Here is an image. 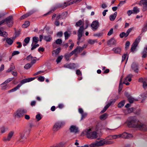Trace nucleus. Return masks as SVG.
I'll list each match as a JSON object with an SVG mask.
<instances>
[{
    "instance_id": "nucleus-53",
    "label": "nucleus",
    "mask_w": 147,
    "mask_h": 147,
    "mask_svg": "<svg viewBox=\"0 0 147 147\" xmlns=\"http://www.w3.org/2000/svg\"><path fill=\"white\" fill-rule=\"evenodd\" d=\"M36 118L37 121H39L41 119V117L40 114H38L36 116Z\"/></svg>"
},
{
    "instance_id": "nucleus-6",
    "label": "nucleus",
    "mask_w": 147,
    "mask_h": 147,
    "mask_svg": "<svg viewBox=\"0 0 147 147\" xmlns=\"http://www.w3.org/2000/svg\"><path fill=\"white\" fill-rule=\"evenodd\" d=\"M84 48L83 47H81L80 46L77 47L75 49L70 52V54L74 55L76 57H77L78 54L81 52L83 50Z\"/></svg>"
},
{
    "instance_id": "nucleus-28",
    "label": "nucleus",
    "mask_w": 147,
    "mask_h": 147,
    "mask_svg": "<svg viewBox=\"0 0 147 147\" xmlns=\"http://www.w3.org/2000/svg\"><path fill=\"white\" fill-rule=\"evenodd\" d=\"M60 125L59 123H56L54 125L53 129L54 131H56L58 129L60 128Z\"/></svg>"
},
{
    "instance_id": "nucleus-2",
    "label": "nucleus",
    "mask_w": 147,
    "mask_h": 147,
    "mask_svg": "<svg viewBox=\"0 0 147 147\" xmlns=\"http://www.w3.org/2000/svg\"><path fill=\"white\" fill-rule=\"evenodd\" d=\"M34 79V78H28L22 80L20 84H18L16 87H15L13 88L11 90H9L8 92H11L15 91L20 88L22 85L25 83L29 82L33 80Z\"/></svg>"
},
{
    "instance_id": "nucleus-30",
    "label": "nucleus",
    "mask_w": 147,
    "mask_h": 147,
    "mask_svg": "<svg viewBox=\"0 0 147 147\" xmlns=\"http://www.w3.org/2000/svg\"><path fill=\"white\" fill-rule=\"evenodd\" d=\"M52 39L51 36H46L44 37L45 40L47 42H50Z\"/></svg>"
},
{
    "instance_id": "nucleus-33",
    "label": "nucleus",
    "mask_w": 147,
    "mask_h": 147,
    "mask_svg": "<svg viewBox=\"0 0 147 147\" xmlns=\"http://www.w3.org/2000/svg\"><path fill=\"white\" fill-rule=\"evenodd\" d=\"M140 3L143 5V7H145V6H147V0H142L140 1Z\"/></svg>"
},
{
    "instance_id": "nucleus-45",
    "label": "nucleus",
    "mask_w": 147,
    "mask_h": 147,
    "mask_svg": "<svg viewBox=\"0 0 147 147\" xmlns=\"http://www.w3.org/2000/svg\"><path fill=\"white\" fill-rule=\"evenodd\" d=\"M109 42L110 44L114 45L116 43V41L114 38H112L109 41Z\"/></svg>"
},
{
    "instance_id": "nucleus-52",
    "label": "nucleus",
    "mask_w": 147,
    "mask_h": 147,
    "mask_svg": "<svg viewBox=\"0 0 147 147\" xmlns=\"http://www.w3.org/2000/svg\"><path fill=\"white\" fill-rule=\"evenodd\" d=\"M147 30V25L146 24L144 25L143 28H142V32H144Z\"/></svg>"
},
{
    "instance_id": "nucleus-16",
    "label": "nucleus",
    "mask_w": 147,
    "mask_h": 147,
    "mask_svg": "<svg viewBox=\"0 0 147 147\" xmlns=\"http://www.w3.org/2000/svg\"><path fill=\"white\" fill-rule=\"evenodd\" d=\"M131 67L134 71L136 72H138V66L136 63H133Z\"/></svg>"
},
{
    "instance_id": "nucleus-38",
    "label": "nucleus",
    "mask_w": 147,
    "mask_h": 147,
    "mask_svg": "<svg viewBox=\"0 0 147 147\" xmlns=\"http://www.w3.org/2000/svg\"><path fill=\"white\" fill-rule=\"evenodd\" d=\"M141 39V37L140 36H139L135 40V41L134 42V43L136 44V45H138V43L140 42Z\"/></svg>"
},
{
    "instance_id": "nucleus-51",
    "label": "nucleus",
    "mask_w": 147,
    "mask_h": 147,
    "mask_svg": "<svg viewBox=\"0 0 147 147\" xmlns=\"http://www.w3.org/2000/svg\"><path fill=\"white\" fill-rule=\"evenodd\" d=\"M142 83H143V86L144 88H147V83L144 81H142Z\"/></svg>"
},
{
    "instance_id": "nucleus-48",
    "label": "nucleus",
    "mask_w": 147,
    "mask_h": 147,
    "mask_svg": "<svg viewBox=\"0 0 147 147\" xmlns=\"http://www.w3.org/2000/svg\"><path fill=\"white\" fill-rule=\"evenodd\" d=\"M31 67V65L30 63H27L24 66V68L26 69H28L30 68Z\"/></svg>"
},
{
    "instance_id": "nucleus-12",
    "label": "nucleus",
    "mask_w": 147,
    "mask_h": 147,
    "mask_svg": "<svg viewBox=\"0 0 147 147\" xmlns=\"http://www.w3.org/2000/svg\"><path fill=\"white\" fill-rule=\"evenodd\" d=\"M27 111L24 109L18 110L16 112V115L18 117H22L24 114L26 113Z\"/></svg>"
},
{
    "instance_id": "nucleus-55",
    "label": "nucleus",
    "mask_w": 147,
    "mask_h": 147,
    "mask_svg": "<svg viewBox=\"0 0 147 147\" xmlns=\"http://www.w3.org/2000/svg\"><path fill=\"white\" fill-rule=\"evenodd\" d=\"M113 28H111L110 31L107 34V35L108 36H110L112 34H113Z\"/></svg>"
},
{
    "instance_id": "nucleus-7",
    "label": "nucleus",
    "mask_w": 147,
    "mask_h": 147,
    "mask_svg": "<svg viewBox=\"0 0 147 147\" xmlns=\"http://www.w3.org/2000/svg\"><path fill=\"white\" fill-rule=\"evenodd\" d=\"M84 30V26H80L78 31V40H80L82 36L83 31Z\"/></svg>"
},
{
    "instance_id": "nucleus-60",
    "label": "nucleus",
    "mask_w": 147,
    "mask_h": 147,
    "mask_svg": "<svg viewBox=\"0 0 147 147\" xmlns=\"http://www.w3.org/2000/svg\"><path fill=\"white\" fill-rule=\"evenodd\" d=\"M16 44L18 45L17 47V48H20L22 47V45L20 42H16Z\"/></svg>"
},
{
    "instance_id": "nucleus-46",
    "label": "nucleus",
    "mask_w": 147,
    "mask_h": 147,
    "mask_svg": "<svg viewBox=\"0 0 147 147\" xmlns=\"http://www.w3.org/2000/svg\"><path fill=\"white\" fill-rule=\"evenodd\" d=\"M30 14L29 13H27L26 14H25L22 16L20 18V19L21 20H22L24 19H25L26 18H27L28 16H29L30 15Z\"/></svg>"
},
{
    "instance_id": "nucleus-56",
    "label": "nucleus",
    "mask_w": 147,
    "mask_h": 147,
    "mask_svg": "<svg viewBox=\"0 0 147 147\" xmlns=\"http://www.w3.org/2000/svg\"><path fill=\"white\" fill-rule=\"evenodd\" d=\"M20 53V52L18 51H13L12 54V56H13L15 55L18 54Z\"/></svg>"
},
{
    "instance_id": "nucleus-54",
    "label": "nucleus",
    "mask_w": 147,
    "mask_h": 147,
    "mask_svg": "<svg viewBox=\"0 0 147 147\" xmlns=\"http://www.w3.org/2000/svg\"><path fill=\"white\" fill-rule=\"evenodd\" d=\"M72 55L70 54V53L68 54H66V55H65V57L66 59L68 60L69 59V57H70Z\"/></svg>"
},
{
    "instance_id": "nucleus-61",
    "label": "nucleus",
    "mask_w": 147,
    "mask_h": 147,
    "mask_svg": "<svg viewBox=\"0 0 147 147\" xmlns=\"http://www.w3.org/2000/svg\"><path fill=\"white\" fill-rule=\"evenodd\" d=\"M127 57V54H124L122 57V61H124Z\"/></svg>"
},
{
    "instance_id": "nucleus-8",
    "label": "nucleus",
    "mask_w": 147,
    "mask_h": 147,
    "mask_svg": "<svg viewBox=\"0 0 147 147\" xmlns=\"http://www.w3.org/2000/svg\"><path fill=\"white\" fill-rule=\"evenodd\" d=\"M69 130L71 132L77 134L79 132V130L78 127L76 125H72L69 128Z\"/></svg>"
},
{
    "instance_id": "nucleus-47",
    "label": "nucleus",
    "mask_w": 147,
    "mask_h": 147,
    "mask_svg": "<svg viewBox=\"0 0 147 147\" xmlns=\"http://www.w3.org/2000/svg\"><path fill=\"white\" fill-rule=\"evenodd\" d=\"M63 56H59L58 57L57 59L56 60V62L58 63L61 61L62 59L63 58Z\"/></svg>"
},
{
    "instance_id": "nucleus-58",
    "label": "nucleus",
    "mask_w": 147,
    "mask_h": 147,
    "mask_svg": "<svg viewBox=\"0 0 147 147\" xmlns=\"http://www.w3.org/2000/svg\"><path fill=\"white\" fill-rule=\"evenodd\" d=\"M96 42V41L94 40H90L88 41L89 44L92 45L94 44Z\"/></svg>"
},
{
    "instance_id": "nucleus-25",
    "label": "nucleus",
    "mask_w": 147,
    "mask_h": 147,
    "mask_svg": "<svg viewBox=\"0 0 147 147\" xmlns=\"http://www.w3.org/2000/svg\"><path fill=\"white\" fill-rule=\"evenodd\" d=\"M7 43L9 45H11L13 42V40L10 38H7L6 39Z\"/></svg>"
},
{
    "instance_id": "nucleus-22",
    "label": "nucleus",
    "mask_w": 147,
    "mask_h": 147,
    "mask_svg": "<svg viewBox=\"0 0 147 147\" xmlns=\"http://www.w3.org/2000/svg\"><path fill=\"white\" fill-rule=\"evenodd\" d=\"M108 115L106 113H105L100 117V119L101 120H104L106 119Z\"/></svg>"
},
{
    "instance_id": "nucleus-35",
    "label": "nucleus",
    "mask_w": 147,
    "mask_h": 147,
    "mask_svg": "<svg viewBox=\"0 0 147 147\" xmlns=\"http://www.w3.org/2000/svg\"><path fill=\"white\" fill-rule=\"evenodd\" d=\"M13 135V132H11L9 133L8 135V137L7 138L5 139L4 140L6 141L7 140H9L11 138Z\"/></svg>"
},
{
    "instance_id": "nucleus-40",
    "label": "nucleus",
    "mask_w": 147,
    "mask_h": 147,
    "mask_svg": "<svg viewBox=\"0 0 147 147\" xmlns=\"http://www.w3.org/2000/svg\"><path fill=\"white\" fill-rule=\"evenodd\" d=\"M122 84H122V79H121L120 80V83H119V92H121L122 89V88L123 87Z\"/></svg>"
},
{
    "instance_id": "nucleus-50",
    "label": "nucleus",
    "mask_w": 147,
    "mask_h": 147,
    "mask_svg": "<svg viewBox=\"0 0 147 147\" xmlns=\"http://www.w3.org/2000/svg\"><path fill=\"white\" fill-rule=\"evenodd\" d=\"M55 42L57 44H61L62 43V40L61 39H58L56 40Z\"/></svg>"
},
{
    "instance_id": "nucleus-57",
    "label": "nucleus",
    "mask_w": 147,
    "mask_h": 147,
    "mask_svg": "<svg viewBox=\"0 0 147 147\" xmlns=\"http://www.w3.org/2000/svg\"><path fill=\"white\" fill-rule=\"evenodd\" d=\"M113 139H116L118 138H120V134L119 135H114L113 136H112Z\"/></svg>"
},
{
    "instance_id": "nucleus-31",
    "label": "nucleus",
    "mask_w": 147,
    "mask_h": 147,
    "mask_svg": "<svg viewBox=\"0 0 147 147\" xmlns=\"http://www.w3.org/2000/svg\"><path fill=\"white\" fill-rule=\"evenodd\" d=\"M134 108H129L127 110V111H125V114L131 113L133 112L134 111Z\"/></svg>"
},
{
    "instance_id": "nucleus-1",
    "label": "nucleus",
    "mask_w": 147,
    "mask_h": 147,
    "mask_svg": "<svg viewBox=\"0 0 147 147\" xmlns=\"http://www.w3.org/2000/svg\"><path fill=\"white\" fill-rule=\"evenodd\" d=\"M34 79V78H28L22 80L20 84H18L16 87H15L13 88L11 90H9L8 92H11L15 91L20 88L22 85L25 83L29 82L33 80Z\"/></svg>"
},
{
    "instance_id": "nucleus-4",
    "label": "nucleus",
    "mask_w": 147,
    "mask_h": 147,
    "mask_svg": "<svg viewBox=\"0 0 147 147\" xmlns=\"http://www.w3.org/2000/svg\"><path fill=\"white\" fill-rule=\"evenodd\" d=\"M91 131L90 129H87L85 131L87 137L91 139L96 138L97 137L96 133V132L94 131L91 133Z\"/></svg>"
},
{
    "instance_id": "nucleus-21",
    "label": "nucleus",
    "mask_w": 147,
    "mask_h": 147,
    "mask_svg": "<svg viewBox=\"0 0 147 147\" xmlns=\"http://www.w3.org/2000/svg\"><path fill=\"white\" fill-rule=\"evenodd\" d=\"M117 12H115L113 14L111 15L110 16V20L111 21H114L117 16Z\"/></svg>"
},
{
    "instance_id": "nucleus-49",
    "label": "nucleus",
    "mask_w": 147,
    "mask_h": 147,
    "mask_svg": "<svg viewBox=\"0 0 147 147\" xmlns=\"http://www.w3.org/2000/svg\"><path fill=\"white\" fill-rule=\"evenodd\" d=\"M32 43V47L31 48V50H33L36 47H39V45L38 44H35L34 45H33Z\"/></svg>"
},
{
    "instance_id": "nucleus-44",
    "label": "nucleus",
    "mask_w": 147,
    "mask_h": 147,
    "mask_svg": "<svg viewBox=\"0 0 147 147\" xmlns=\"http://www.w3.org/2000/svg\"><path fill=\"white\" fill-rule=\"evenodd\" d=\"M128 100L131 104L134 101V98L130 96H128Z\"/></svg>"
},
{
    "instance_id": "nucleus-20",
    "label": "nucleus",
    "mask_w": 147,
    "mask_h": 147,
    "mask_svg": "<svg viewBox=\"0 0 147 147\" xmlns=\"http://www.w3.org/2000/svg\"><path fill=\"white\" fill-rule=\"evenodd\" d=\"M131 77L132 75H129L127 77L125 78V80L123 82V83H125V82H127L128 81L130 82L131 81Z\"/></svg>"
},
{
    "instance_id": "nucleus-59",
    "label": "nucleus",
    "mask_w": 147,
    "mask_h": 147,
    "mask_svg": "<svg viewBox=\"0 0 147 147\" xmlns=\"http://www.w3.org/2000/svg\"><path fill=\"white\" fill-rule=\"evenodd\" d=\"M44 78L42 76H40L38 78V80L41 82L44 81Z\"/></svg>"
},
{
    "instance_id": "nucleus-63",
    "label": "nucleus",
    "mask_w": 147,
    "mask_h": 147,
    "mask_svg": "<svg viewBox=\"0 0 147 147\" xmlns=\"http://www.w3.org/2000/svg\"><path fill=\"white\" fill-rule=\"evenodd\" d=\"M130 45V42L128 41H127L125 44V48L127 49Z\"/></svg>"
},
{
    "instance_id": "nucleus-24",
    "label": "nucleus",
    "mask_w": 147,
    "mask_h": 147,
    "mask_svg": "<svg viewBox=\"0 0 147 147\" xmlns=\"http://www.w3.org/2000/svg\"><path fill=\"white\" fill-rule=\"evenodd\" d=\"M60 50V48H58L56 50L53 51L52 52L53 55H57L59 53Z\"/></svg>"
},
{
    "instance_id": "nucleus-18",
    "label": "nucleus",
    "mask_w": 147,
    "mask_h": 147,
    "mask_svg": "<svg viewBox=\"0 0 147 147\" xmlns=\"http://www.w3.org/2000/svg\"><path fill=\"white\" fill-rule=\"evenodd\" d=\"M83 22L82 20H80L76 23L75 24V26L76 27H78L80 26H84L83 25Z\"/></svg>"
},
{
    "instance_id": "nucleus-29",
    "label": "nucleus",
    "mask_w": 147,
    "mask_h": 147,
    "mask_svg": "<svg viewBox=\"0 0 147 147\" xmlns=\"http://www.w3.org/2000/svg\"><path fill=\"white\" fill-rule=\"evenodd\" d=\"M132 11L133 14H137L139 12V9L137 7H134Z\"/></svg>"
},
{
    "instance_id": "nucleus-32",
    "label": "nucleus",
    "mask_w": 147,
    "mask_h": 147,
    "mask_svg": "<svg viewBox=\"0 0 147 147\" xmlns=\"http://www.w3.org/2000/svg\"><path fill=\"white\" fill-rule=\"evenodd\" d=\"M105 145L108 144H111L114 143V142L109 140V139H107L106 140L105 139Z\"/></svg>"
},
{
    "instance_id": "nucleus-34",
    "label": "nucleus",
    "mask_w": 147,
    "mask_h": 147,
    "mask_svg": "<svg viewBox=\"0 0 147 147\" xmlns=\"http://www.w3.org/2000/svg\"><path fill=\"white\" fill-rule=\"evenodd\" d=\"M125 104V101L123 100L120 102L118 105V107L119 108H121L123 107Z\"/></svg>"
},
{
    "instance_id": "nucleus-14",
    "label": "nucleus",
    "mask_w": 147,
    "mask_h": 147,
    "mask_svg": "<svg viewBox=\"0 0 147 147\" xmlns=\"http://www.w3.org/2000/svg\"><path fill=\"white\" fill-rule=\"evenodd\" d=\"M120 138H124L128 139L132 137L131 134H128L126 132H124L122 134H120Z\"/></svg>"
},
{
    "instance_id": "nucleus-23",
    "label": "nucleus",
    "mask_w": 147,
    "mask_h": 147,
    "mask_svg": "<svg viewBox=\"0 0 147 147\" xmlns=\"http://www.w3.org/2000/svg\"><path fill=\"white\" fill-rule=\"evenodd\" d=\"M30 38L29 37H27L24 40V43L23 44V45L25 47L26 46L27 44H28L29 42Z\"/></svg>"
},
{
    "instance_id": "nucleus-9",
    "label": "nucleus",
    "mask_w": 147,
    "mask_h": 147,
    "mask_svg": "<svg viewBox=\"0 0 147 147\" xmlns=\"http://www.w3.org/2000/svg\"><path fill=\"white\" fill-rule=\"evenodd\" d=\"M115 102V99L111 100L104 107L103 110L101 111L102 113L105 112L111 105L113 104Z\"/></svg>"
},
{
    "instance_id": "nucleus-10",
    "label": "nucleus",
    "mask_w": 147,
    "mask_h": 147,
    "mask_svg": "<svg viewBox=\"0 0 147 147\" xmlns=\"http://www.w3.org/2000/svg\"><path fill=\"white\" fill-rule=\"evenodd\" d=\"M136 127L141 130L144 131L147 130V126L145 124L143 123H141L140 122Z\"/></svg>"
},
{
    "instance_id": "nucleus-17",
    "label": "nucleus",
    "mask_w": 147,
    "mask_h": 147,
    "mask_svg": "<svg viewBox=\"0 0 147 147\" xmlns=\"http://www.w3.org/2000/svg\"><path fill=\"white\" fill-rule=\"evenodd\" d=\"M98 146H100L104 145L105 144V139H102L99 141H96Z\"/></svg>"
},
{
    "instance_id": "nucleus-11",
    "label": "nucleus",
    "mask_w": 147,
    "mask_h": 147,
    "mask_svg": "<svg viewBox=\"0 0 147 147\" xmlns=\"http://www.w3.org/2000/svg\"><path fill=\"white\" fill-rule=\"evenodd\" d=\"M26 59L28 61L30 62L32 65H33L35 63L36 61L35 58L33 57L31 55L28 56L26 58Z\"/></svg>"
},
{
    "instance_id": "nucleus-39",
    "label": "nucleus",
    "mask_w": 147,
    "mask_h": 147,
    "mask_svg": "<svg viewBox=\"0 0 147 147\" xmlns=\"http://www.w3.org/2000/svg\"><path fill=\"white\" fill-rule=\"evenodd\" d=\"M137 46L136 44L133 43L131 49V51L134 52Z\"/></svg>"
},
{
    "instance_id": "nucleus-37",
    "label": "nucleus",
    "mask_w": 147,
    "mask_h": 147,
    "mask_svg": "<svg viewBox=\"0 0 147 147\" xmlns=\"http://www.w3.org/2000/svg\"><path fill=\"white\" fill-rule=\"evenodd\" d=\"M65 38V40L68 38L70 35V33H68L67 32H65L64 33Z\"/></svg>"
},
{
    "instance_id": "nucleus-15",
    "label": "nucleus",
    "mask_w": 147,
    "mask_h": 147,
    "mask_svg": "<svg viewBox=\"0 0 147 147\" xmlns=\"http://www.w3.org/2000/svg\"><path fill=\"white\" fill-rule=\"evenodd\" d=\"M61 18L60 15H57L56 14H54L52 17V19L53 20L58 21Z\"/></svg>"
},
{
    "instance_id": "nucleus-36",
    "label": "nucleus",
    "mask_w": 147,
    "mask_h": 147,
    "mask_svg": "<svg viewBox=\"0 0 147 147\" xmlns=\"http://www.w3.org/2000/svg\"><path fill=\"white\" fill-rule=\"evenodd\" d=\"M39 41L38 38L36 37H34L32 38V44L34 43L36 44Z\"/></svg>"
},
{
    "instance_id": "nucleus-64",
    "label": "nucleus",
    "mask_w": 147,
    "mask_h": 147,
    "mask_svg": "<svg viewBox=\"0 0 147 147\" xmlns=\"http://www.w3.org/2000/svg\"><path fill=\"white\" fill-rule=\"evenodd\" d=\"M76 74L79 75H82V73L79 69H77L76 71Z\"/></svg>"
},
{
    "instance_id": "nucleus-13",
    "label": "nucleus",
    "mask_w": 147,
    "mask_h": 147,
    "mask_svg": "<svg viewBox=\"0 0 147 147\" xmlns=\"http://www.w3.org/2000/svg\"><path fill=\"white\" fill-rule=\"evenodd\" d=\"M99 25V23L98 21L96 20L93 21L91 24V26L93 30H96L98 27Z\"/></svg>"
},
{
    "instance_id": "nucleus-42",
    "label": "nucleus",
    "mask_w": 147,
    "mask_h": 147,
    "mask_svg": "<svg viewBox=\"0 0 147 147\" xmlns=\"http://www.w3.org/2000/svg\"><path fill=\"white\" fill-rule=\"evenodd\" d=\"M30 23L29 21L26 22L23 25L22 27L24 28L27 27L30 25Z\"/></svg>"
},
{
    "instance_id": "nucleus-62",
    "label": "nucleus",
    "mask_w": 147,
    "mask_h": 147,
    "mask_svg": "<svg viewBox=\"0 0 147 147\" xmlns=\"http://www.w3.org/2000/svg\"><path fill=\"white\" fill-rule=\"evenodd\" d=\"M127 13L128 16H130L133 13V11L131 10L128 11Z\"/></svg>"
},
{
    "instance_id": "nucleus-41",
    "label": "nucleus",
    "mask_w": 147,
    "mask_h": 147,
    "mask_svg": "<svg viewBox=\"0 0 147 147\" xmlns=\"http://www.w3.org/2000/svg\"><path fill=\"white\" fill-rule=\"evenodd\" d=\"M90 147H98L96 141L92 143L89 145Z\"/></svg>"
},
{
    "instance_id": "nucleus-3",
    "label": "nucleus",
    "mask_w": 147,
    "mask_h": 147,
    "mask_svg": "<svg viewBox=\"0 0 147 147\" xmlns=\"http://www.w3.org/2000/svg\"><path fill=\"white\" fill-rule=\"evenodd\" d=\"M1 17L0 16V18ZM13 17L10 16L6 18L5 19L2 20L0 22V26L4 24H6L9 27L12 26L13 23Z\"/></svg>"
},
{
    "instance_id": "nucleus-19",
    "label": "nucleus",
    "mask_w": 147,
    "mask_h": 147,
    "mask_svg": "<svg viewBox=\"0 0 147 147\" xmlns=\"http://www.w3.org/2000/svg\"><path fill=\"white\" fill-rule=\"evenodd\" d=\"M76 2L73 0H70L69 1H68L67 2H65L64 4L65 5V7L68 6L73 4L75 3Z\"/></svg>"
},
{
    "instance_id": "nucleus-27",
    "label": "nucleus",
    "mask_w": 147,
    "mask_h": 147,
    "mask_svg": "<svg viewBox=\"0 0 147 147\" xmlns=\"http://www.w3.org/2000/svg\"><path fill=\"white\" fill-rule=\"evenodd\" d=\"M3 28H0V35L5 37L6 36L7 33L5 32H3Z\"/></svg>"
},
{
    "instance_id": "nucleus-43",
    "label": "nucleus",
    "mask_w": 147,
    "mask_h": 147,
    "mask_svg": "<svg viewBox=\"0 0 147 147\" xmlns=\"http://www.w3.org/2000/svg\"><path fill=\"white\" fill-rule=\"evenodd\" d=\"M119 36L120 37L122 38H123L124 37H127L128 36L127 33L124 32H122L121 33Z\"/></svg>"
},
{
    "instance_id": "nucleus-26",
    "label": "nucleus",
    "mask_w": 147,
    "mask_h": 147,
    "mask_svg": "<svg viewBox=\"0 0 147 147\" xmlns=\"http://www.w3.org/2000/svg\"><path fill=\"white\" fill-rule=\"evenodd\" d=\"M113 51L116 53H119L121 52V49L119 47H116L113 49Z\"/></svg>"
},
{
    "instance_id": "nucleus-5",
    "label": "nucleus",
    "mask_w": 147,
    "mask_h": 147,
    "mask_svg": "<svg viewBox=\"0 0 147 147\" xmlns=\"http://www.w3.org/2000/svg\"><path fill=\"white\" fill-rule=\"evenodd\" d=\"M129 119L130 121V123L134 127H136L140 122L135 116L130 117L129 118Z\"/></svg>"
}]
</instances>
